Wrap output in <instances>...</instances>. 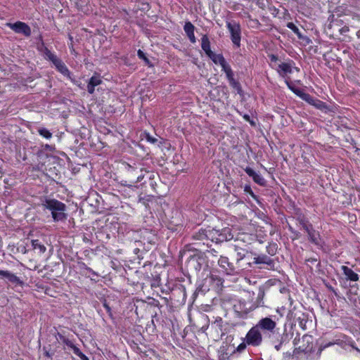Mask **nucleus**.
<instances>
[{"mask_svg": "<svg viewBox=\"0 0 360 360\" xmlns=\"http://www.w3.org/2000/svg\"><path fill=\"white\" fill-rule=\"evenodd\" d=\"M42 205L51 212L54 221H65L67 219V207L63 202L56 199H46Z\"/></svg>", "mask_w": 360, "mask_h": 360, "instance_id": "f257e3e1", "label": "nucleus"}, {"mask_svg": "<svg viewBox=\"0 0 360 360\" xmlns=\"http://www.w3.org/2000/svg\"><path fill=\"white\" fill-rule=\"evenodd\" d=\"M207 240H210L215 243L229 240L233 238V236L230 233V229L228 228L222 229L221 231L207 228Z\"/></svg>", "mask_w": 360, "mask_h": 360, "instance_id": "f03ea898", "label": "nucleus"}, {"mask_svg": "<svg viewBox=\"0 0 360 360\" xmlns=\"http://www.w3.org/2000/svg\"><path fill=\"white\" fill-rule=\"evenodd\" d=\"M226 27L230 33V38L235 46L239 48L241 41V27L239 22L234 20L226 22Z\"/></svg>", "mask_w": 360, "mask_h": 360, "instance_id": "7ed1b4c3", "label": "nucleus"}, {"mask_svg": "<svg viewBox=\"0 0 360 360\" xmlns=\"http://www.w3.org/2000/svg\"><path fill=\"white\" fill-rule=\"evenodd\" d=\"M244 340L248 345L257 347L262 342V336L260 330L255 326L246 334Z\"/></svg>", "mask_w": 360, "mask_h": 360, "instance_id": "20e7f679", "label": "nucleus"}, {"mask_svg": "<svg viewBox=\"0 0 360 360\" xmlns=\"http://www.w3.org/2000/svg\"><path fill=\"white\" fill-rule=\"evenodd\" d=\"M6 26L17 34H22L26 37L31 36V28L25 22L21 21H17L14 23L8 22L6 24Z\"/></svg>", "mask_w": 360, "mask_h": 360, "instance_id": "39448f33", "label": "nucleus"}, {"mask_svg": "<svg viewBox=\"0 0 360 360\" xmlns=\"http://www.w3.org/2000/svg\"><path fill=\"white\" fill-rule=\"evenodd\" d=\"M295 63L292 60H289L288 62H282L277 65L276 68V70L278 73V75L285 78L288 77V75L291 74L292 72L293 69L299 71L300 70L297 68L294 67Z\"/></svg>", "mask_w": 360, "mask_h": 360, "instance_id": "423d86ee", "label": "nucleus"}, {"mask_svg": "<svg viewBox=\"0 0 360 360\" xmlns=\"http://www.w3.org/2000/svg\"><path fill=\"white\" fill-rule=\"evenodd\" d=\"M259 330L273 332L276 326L274 321L269 317L260 319L255 326Z\"/></svg>", "mask_w": 360, "mask_h": 360, "instance_id": "0eeeda50", "label": "nucleus"}, {"mask_svg": "<svg viewBox=\"0 0 360 360\" xmlns=\"http://www.w3.org/2000/svg\"><path fill=\"white\" fill-rule=\"evenodd\" d=\"M314 338L311 335H304L302 338V345L299 346L298 349L300 352L308 354L314 352Z\"/></svg>", "mask_w": 360, "mask_h": 360, "instance_id": "6e6552de", "label": "nucleus"}, {"mask_svg": "<svg viewBox=\"0 0 360 360\" xmlns=\"http://www.w3.org/2000/svg\"><path fill=\"white\" fill-rule=\"evenodd\" d=\"M218 264L228 275H233L237 273L234 265L229 262L228 257L221 256L218 261Z\"/></svg>", "mask_w": 360, "mask_h": 360, "instance_id": "1a4fd4ad", "label": "nucleus"}, {"mask_svg": "<svg viewBox=\"0 0 360 360\" xmlns=\"http://www.w3.org/2000/svg\"><path fill=\"white\" fill-rule=\"evenodd\" d=\"M210 330L216 333V337H221L225 334L224 328V321L219 316L215 318V320L210 324Z\"/></svg>", "mask_w": 360, "mask_h": 360, "instance_id": "9d476101", "label": "nucleus"}, {"mask_svg": "<svg viewBox=\"0 0 360 360\" xmlns=\"http://www.w3.org/2000/svg\"><path fill=\"white\" fill-rule=\"evenodd\" d=\"M205 258L202 255H194L190 257L188 265L196 271H200L204 264Z\"/></svg>", "mask_w": 360, "mask_h": 360, "instance_id": "9b49d317", "label": "nucleus"}, {"mask_svg": "<svg viewBox=\"0 0 360 360\" xmlns=\"http://www.w3.org/2000/svg\"><path fill=\"white\" fill-rule=\"evenodd\" d=\"M0 278H6L9 282L13 284L22 285L23 282L19 277L9 271L0 270Z\"/></svg>", "mask_w": 360, "mask_h": 360, "instance_id": "f8f14e48", "label": "nucleus"}, {"mask_svg": "<svg viewBox=\"0 0 360 360\" xmlns=\"http://www.w3.org/2000/svg\"><path fill=\"white\" fill-rule=\"evenodd\" d=\"M0 278H6L9 282L13 284L22 285L23 282L19 277L9 271L0 270Z\"/></svg>", "mask_w": 360, "mask_h": 360, "instance_id": "ddd939ff", "label": "nucleus"}, {"mask_svg": "<svg viewBox=\"0 0 360 360\" xmlns=\"http://www.w3.org/2000/svg\"><path fill=\"white\" fill-rule=\"evenodd\" d=\"M0 278H6L9 282L13 284L22 285L23 282L19 277L9 271L0 270Z\"/></svg>", "mask_w": 360, "mask_h": 360, "instance_id": "4468645a", "label": "nucleus"}, {"mask_svg": "<svg viewBox=\"0 0 360 360\" xmlns=\"http://www.w3.org/2000/svg\"><path fill=\"white\" fill-rule=\"evenodd\" d=\"M245 172L247 173V174L252 177L253 181L260 185V186H264L266 184V181L265 179L262 177V176L256 172L254 169H252V168L249 167H247L245 169Z\"/></svg>", "mask_w": 360, "mask_h": 360, "instance_id": "2eb2a0df", "label": "nucleus"}, {"mask_svg": "<svg viewBox=\"0 0 360 360\" xmlns=\"http://www.w3.org/2000/svg\"><path fill=\"white\" fill-rule=\"evenodd\" d=\"M102 83L101 77L98 74H94L89 79L87 84V91L90 94H93L95 91V87Z\"/></svg>", "mask_w": 360, "mask_h": 360, "instance_id": "dca6fc26", "label": "nucleus"}, {"mask_svg": "<svg viewBox=\"0 0 360 360\" xmlns=\"http://www.w3.org/2000/svg\"><path fill=\"white\" fill-rule=\"evenodd\" d=\"M126 170V176L129 179V181L131 179H136V174L141 173V167H138L136 165L134 166L127 164L125 165Z\"/></svg>", "mask_w": 360, "mask_h": 360, "instance_id": "f3484780", "label": "nucleus"}, {"mask_svg": "<svg viewBox=\"0 0 360 360\" xmlns=\"http://www.w3.org/2000/svg\"><path fill=\"white\" fill-rule=\"evenodd\" d=\"M341 269L345 276V279L347 281H358L359 279V276L354 272L352 269L349 268L347 266H342Z\"/></svg>", "mask_w": 360, "mask_h": 360, "instance_id": "a211bd4d", "label": "nucleus"}, {"mask_svg": "<svg viewBox=\"0 0 360 360\" xmlns=\"http://www.w3.org/2000/svg\"><path fill=\"white\" fill-rule=\"evenodd\" d=\"M234 311L238 314L239 316H244L249 313L250 307H247V303L244 301H238L233 305Z\"/></svg>", "mask_w": 360, "mask_h": 360, "instance_id": "6ab92c4d", "label": "nucleus"}, {"mask_svg": "<svg viewBox=\"0 0 360 360\" xmlns=\"http://www.w3.org/2000/svg\"><path fill=\"white\" fill-rule=\"evenodd\" d=\"M184 30L190 41L193 44L196 42V38L194 34L195 26L190 22H186Z\"/></svg>", "mask_w": 360, "mask_h": 360, "instance_id": "aec40b11", "label": "nucleus"}, {"mask_svg": "<svg viewBox=\"0 0 360 360\" xmlns=\"http://www.w3.org/2000/svg\"><path fill=\"white\" fill-rule=\"evenodd\" d=\"M136 179H131L130 181L122 180L121 181V185L124 186H127L131 189L136 188L137 187L134 186L135 184L140 182L144 178V174H143V170L141 169V173L136 174Z\"/></svg>", "mask_w": 360, "mask_h": 360, "instance_id": "412c9836", "label": "nucleus"}, {"mask_svg": "<svg viewBox=\"0 0 360 360\" xmlns=\"http://www.w3.org/2000/svg\"><path fill=\"white\" fill-rule=\"evenodd\" d=\"M55 61L53 63L56 68L64 76L70 77V72L65 65V64L59 58H54Z\"/></svg>", "mask_w": 360, "mask_h": 360, "instance_id": "4be33fe9", "label": "nucleus"}, {"mask_svg": "<svg viewBox=\"0 0 360 360\" xmlns=\"http://www.w3.org/2000/svg\"><path fill=\"white\" fill-rule=\"evenodd\" d=\"M253 262L257 264H266L269 266V269L273 268L274 266V261L266 255H259L257 257H254Z\"/></svg>", "mask_w": 360, "mask_h": 360, "instance_id": "5701e85b", "label": "nucleus"}, {"mask_svg": "<svg viewBox=\"0 0 360 360\" xmlns=\"http://www.w3.org/2000/svg\"><path fill=\"white\" fill-rule=\"evenodd\" d=\"M201 48L207 56H211L212 51L210 49V42L207 35H203L201 38Z\"/></svg>", "mask_w": 360, "mask_h": 360, "instance_id": "b1692460", "label": "nucleus"}, {"mask_svg": "<svg viewBox=\"0 0 360 360\" xmlns=\"http://www.w3.org/2000/svg\"><path fill=\"white\" fill-rule=\"evenodd\" d=\"M307 234H308L309 240V241L311 243H314L316 245H321L320 234L314 229H313Z\"/></svg>", "mask_w": 360, "mask_h": 360, "instance_id": "393cba45", "label": "nucleus"}, {"mask_svg": "<svg viewBox=\"0 0 360 360\" xmlns=\"http://www.w3.org/2000/svg\"><path fill=\"white\" fill-rule=\"evenodd\" d=\"M207 229H200L198 231L195 232L192 238L196 240H207Z\"/></svg>", "mask_w": 360, "mask_h": 360, "instance_id": "a878e982", "label": "nucleus"}, {"mask_svg": "<svg viewBox=\"0 0 360 360\" xmlns=\"http://www.w3.org/2000/svg\"><path fill=\"white\" fill-rule=\"evenodd\" d=\"M296 95H297L300 98H301L303 101L307 102L310 105H313L315 98L312 97L307 93H304L301 90H297L296 92Z\"/></svg>", "mask_w": 360, "mask_h": 360, "instance_id": "bb28decb", "label": "nucleus"}, {"mask_svg": "<svg viewBox=\"0 0 360 360\" xmlns=\"http://www.w3.org/2000/svg\"><path fill=\"white\" fill-rule=\"evenodd\" d=\"M31 243L33 249L39 250V254H43L46 252V248L39 240H32Z\"/></svg>", "mask_w": 360, "mask_h": 360, "instance_id": "cd10ccee", "label": "nucleus"}, {"mask_svg": "<svg viewBox=\"0 0 360 360\" xmlns=\"http://www.w3.org/2000/svg\"><path fill=\"white\" fill-rule=\"evenodd\" d=\"M56 340L59 342H62L63 343L64 345H65L68 348H70L71 346H72V344L73 342L70 340L68 338H67L66 337H65L64 335H63L61 333H57L56 335Z\"/></svg>", "mask_w": 360, "mask_h": 360, "instance_id": "c85d7f7f", "label": "nucleus"}, {"mask_svg": "<svg viewBox=\"0 0 360 360\" xmlns=\"http://www.w3.org/2000/svg\"><path fill=\"white\" fill-rule=\"evenodd\" d=\"M210 56H211L208 57L212 59V60L216 64L219 63V65H221L224 64L226 61L225 58L221 54H215L212 52V54H210Z\"/></svg>", "mask_w": 360, "mask_h": 360, "instance_id": "c756f323", "label": "nucleus"}, {"mask_svg": "<svg viewBox=\"0 0 360 360\" xmlns=\"http://www.w3.org/2000/svg\"><path fill=\"white\" fill-rule=\"evenodd\" d=\"M287 27L291 30L297 36L299 39H303V36L301 32L300 31L299 28L293 22H288Z\"/></svg>", "mask_w": 360, "mask_h": 360, "instance_id": "7c9ffc66", "label": "nucleus"}, {"mask_svg": "<svg viewBox=\"0 0 360 360\" xmlns=\"http://www.w3.org/2000/svg\"><path fill=\"white\" fill-rule=\"evenodd\" d=\"M229 82L231 86L237 91L238 94H240L242 93L243 91L241 86L238 81H236L235 79H232L229 80Z\"/></svg>", "mask_w": 360, "mask_h": 360, "instance_id": "2f4dec72", "label": "nucleus"}, {"mask_svg": "<svg viewBox=\"0 0 360 360\" xmlns=\"http://www.w3.org/2000/svg\"><path fill=\"white\" fill-rule=\"evenodd\" d=\"M39 134L46 139H50L52 137V134L46 128H40L38 130Z\"/></svg>", "mask_w": 360, "mask_h": 360, "instance_id": "473e14b6", "label": "nucleus"}, {"mask_svg": "<svg viewBox=\"0 0 360 360\" xmlns=\"http://www.w3.org/2000/svg\"><path fill=\"white\" fill-rule=\"evenodd\" d=\"M269 58H270L271 67L273 68L276 69L277 65L278 64V56L274 54H271L269 56Z\"/></svg>", "mask_w": 360, "mask_h": 360, "instance_id": "72a5a7b5", "label": "nucleus"}, {"mask_svg": "<svg viewBox=\"0 0 360 360\" xmlns=\"http://www.w3.org/2000/svg\"><path fill=\"white\" fill-rule=\"evenodd\" d=\"M314 107H316L317 109H323L324 108H326V104L324 102L316 98L314 101V103L313 105Z\"/></svg>", "mask_w": 360, "mask_h": 360, "instance_id": "f704fd0d", "label": "nucleus"}, {"mask_svg": "<svg viewBox=\"0 0 360 360\" xmlns=\"http://www.w3.org/2000/svg\"><path fill=\"white\" fill-rule=\"evenodd\" d=\"M243 119L248 122L252 127H256V122L253 119H251L250 116L248 114H244L243 115Z\"/></svg>", "mask_w": 360, "mask_h": 360, "instance_id": "c9c22d12", "label": "nucleus"}, {"mask_svg": "<svg viewBox=\"0 0 360 360\" xmlns=\"http://www.w3.org/2000/svg\"><path fill=\"white\" fill-rule=\"evenodd\" d=\"M247 343H246V341L244 340V342H241L236 349L235 352H237L238 353H241L243 352L246 347H247Z\"/></svg>", "mask_w": 360, "mask_h": 360, "instance_id": "e433bc0d", "label": "nucleus"}, {"mask_svg": "<svg viewBox=\"0 0 360 360\" xmlns=\"http://www.w3.org/2000/svg\"><path fill=\"white\" fill-rule=\"evenodd\" d=\"M46 55L47 56V58L52 62L53 63L55 61V59L54 58H58V57L53 54V53H51L48 49H46Z\"/></svg>", "mask_w": 360, "mask_h": 360, "instance_id": "4c0bfd02", "label": "nucleus"}, {"mask_svg": "<svg viewBox=\"0 0 360 360\" xmlns=\"http://www.w3.org/2000/svg\"><path fill=\"white\" fill-rule=\"evenodd\" d=\"M70 349H72L74 354H76L77 356H78L79 357H81L82 355L83 354V353L80 351V349L77 346H75L74 344H72V346H71L70 347Z\"/></svg>", "mask_w": 360, "mask_h": 360, "instance_id": "58836bf2", "label": "nucleus"}, {"mask_svg": "<svg viewBox=\"0 0 360 360\" xmlns=\"http://www.w3.org/2000/svg\"><path fill=\"white\" fill-rule=\"evenodd\" d=\"M137 56L139 58L141 59H143V60L146 61V63H149V60L147 58V57L146 56L145 53L143 51H142L141 49H139L138 51H137Z\"/></svg>", "mask_w": 360, "mask_h": 360, "instance_id": "ea45409f", "label": "nucleus"}, {"mask_svg": "<svg viewBox=\"0 0 360 360\" xmlns=\"http://www.w3.org/2000/svg\"><path fill=\"white\" fill-rule=\"evenodd\" d=\"M302 227L307 233L309 232H310L314 229L313 226L308 222L307 224H304L303 226H302Z\"/></svg>", "mask_w": 360, "mask_h": 360, "instance_id": "a19ab883", "label": "nucleus"}, {"mask_svg": "<svg viewBox=\"0 0 360 360\" xmlns=\"http://www.w3.org/2000/svg\"><path fill=\"white\" fill-rule=\"evenodd\" d=\"M221 67L222 68V70L225 72V73H228V70H231L230 65H229L226 63V61L224 62V64H221L220 65Z\"/></svg>", "mask_w": 360, "mask_h": 360, "instance_id": "79ce46f5", "label": "nucleus"}, {"mask_svg": "<svg viewBox=\"0 0 360 360\" xmlns=\"http://www.w3.org/2000/svg\"><path fill=\"white\" fill-rule=\"evenodd\" d=\"M288 79H289V78H287V79H285V83H286L287 86H288V88H289L290 90H292V91L296 94V92H297V91L298 89H297L294 88V87L291 85V84H290V83L289 82V81H288Z\"/></svg>", "mask_w": 360, "mask_h": 360, "instance_id": "37998d69", "label": "nucleus"}, {"mask_svg": "<svg viewBox=\"0 0 360 360\" xmlns=\"http://www.w3.org/2000/svg\"><path fill=\"white\" fill-rule=\"evenodd\" d=\"M244 191L246 192V193H250L253 198H255V195L254 194V193L252 192L251 188L250 186H245V188H244Z\"/></svg>", "mask_w": 360, "mask_h": 360, "instance_id": "c03bdc74", "label": "nucleus"}, {"mask_svg": "<svg viewBox=\"0 0 360 360\" xmlns=\"http://www.w3.org/2000/svg\"><path fill=\"white\" fill-rule=\"evenodd\" d=\"M349 31V28L348 26H344L340 29L339 32L341 34H345Z\"/></svg>", "mask_w": 360, "mask_h": 360, "instance_id": "a18cd8bd", "label": "nucleus"}, {"mask_svg": "<svg viewBox=\"0 0 360 360\" xmlns=\"http://www.w3.org/2000/svg\"><path fill=\"white\" fill-rule=\"evenodd\" d=\"M226 77L229 81L232 79H234L233 72L232 70H228V73H226Z\"/></svg>", "mask_w": 360, "mask_h": 360, "instance_id": "49530a36", "label": "nucleus"}, {"mask_svg": "<svg viewBox=\"0 0 360 360\" xmlns=\"http://www.w3.org/2000/svg\"><path fill=\"white\" fill-rule=\"evenodd\" d=\"M297 220L302 226L308 222L304 217H298Z\"/></svg>", "mask_w": 360, "mask_h": 360, "instance_id": "de8ad7c7", "label": "nucleus"}, {"mask_svg": "<svg viewBox=\"0 0 360 360\" xmlns=\"http://www.w3.org/2000/svg\"><path fill=\"white\" fill-rule=\"evenodd\" d=\"M289 230L291 233H294L295 235V237L296 238H299L300 237V233L295 231L291 226L289 227Z\"/></svg>", "mask_w": 360, "mask_h": 360, "instance_id": "09e8293b", "label": "nucleus"}, {"mask_svg": "<svg viewBox=\"0 0 360 360\" xmlns=\"http://www.w3.org/2000/svg\"><path fill=\"white\" fill-rule=\"evenodd\" d=\"M45 350L44 352V355L48 357V358H50V359H52V356H53V354L52 353H50L48 350H46L45 348L44 349Z\"/></svg>", "mask_w": 360, "mask_h": 360, "instance_id": "8fccbe9b", "label": "nucleus"}, {"mask_svg": "<svg viewBox=\"0 0 360 360\" xmlns=\"http://www.w3.org/2000/svg\"><path fill=\"white\" fill-rule=\"evenodd\" d=\"M207 252L211 254L213 256H217V251L215 250L214 249H211L210 250H208Z\"/></svg>", "mask_w": 360, "mask_h": 360, "instance_id": "3c124183", "label": "nucleus"}, {"mask_svg": "<svg viewBox=\"0 0 360 360\" xmlns=\"http://www.w3.org/2000/svg\"><path fill=\"white\" fill-rule=\"evenodd\" d=\"M208 329H210V324H207L205 326H203L201 328L202 331V332H205Z\"/></svg>", "mask_w": 360, "mask_h": 360, "instance_id": "603ef678", "label": "nucleus"}, {"mask_svg": "<svg viewBox=\"0 0 360 360\" xmlns=\"http://www.w3.org/2000/svg\"><path fill=\"white\" fill-rule=\"evenodd\" d=\"M245 255L243 253H241V252H238V257H237V260L238 261H240L241 259H243Z\"/></svg>", "mask_w": 360, "mask_h": 360, "instance_id": "864d4df0", "label": "nucleus"}, {"mask_svg": "<svg viewBox=\"0 0 360 360\" xmlns=\"http://www.w3.org/2000/svg\"><path fill=\"white\" fill-rule=\"evenodd\" d=\"M147 139L151 143H155L157 141L156 139L152 138L150 136H148Z\"/></svg>", "mask_w": 360, "mask_h": 360, "instance_id": "5fc2aeb1", "label": "nucleus"}, {"mask_svg": "<svg viewBox=\"0 0 360 360\" xmlns=\"http://www.w3.org/2000/svg\"><path fill=\"white\" fill-rule=\"evenodd\" d=\"M103 306H104V307L105 308L106 311H107L109 314H110V311H111L110 307L107 304H105V303L103 304Z\"/></svg>", "mask_w": 360, "mask_h": 360, "instance_id": "6e6d98bb", "label": "nucleus"}, {"mask_svg": "<svg viewBox=\"0 0 360 360\" xmlns=\"http://www.w3.org/2000/svg\"><path fill=\"white\" fill-rule=\"evenodd\" d=\"M79 358L81 359V360H89V358L84 354Z\"/></svg>", "mask_w": 360, "mask_h": 360, "instance_id": "4d7b16f0", "label": "nucleus"}, {"mask_svg": "<svg viewBox=\"0 0 360 360\" xmlns=\"http://www.w3.org/2000/svg\"><path fill=\"white\" fill-rule=\"evenodd\" d=\"M281 343L278 345H276L275 346L276 349L278 351L281 348Z\"/></svg>", "mask_w": 360, "mask_h": 360, "instance_id": "13d9d810", "label": "nucleus"}, {"mask_svg": "<svg viewBox=\"0 0 360 360\" xmlns=\"http://www.w3.org/2000/svg\"><path fill=\"white\" fill-rule=\"evenodd\" d=\"M356 35L357 38L360 39V30L356 32Z\"/></svg>", "mask_w": 360, "mask_h": 360, "instance_id": "bf43d9fd", "label": "nucleus"}, {"mask_svg": "<svg viewBox=\"0 0 360 360\" xmlns=\"http://www.w3.org/2000/svg\"><path fill=\"white\" fill-rule=\"evenodd\" d=\"M264 295V292L263 291H260L259 293V297H262Z\"/></svg>", "mask_w": 360, "mask_h": 360, "instance_id": "052dcab7", "label": "nucleus"}, {"mask_svg": "<svg viewBox=\"0 0 360 360\" xmlns=\"http://www.w3.org/2000/svg\"><path fill=\"white\" fill-rule=\"evenodd\" d=\"M139 251H140V250H139V248H135V249H134V252H135L136 254H137Z\"/></svg>", "mask_w": 360, "mask_h": 360, "instance_id": "680f3d73", "label": "nucleus"}, {"mask_svg": "<svg viewBox=\"0 0 360 360\" xmlns=\"http://www.w3.org/2000/svg\"><path fill=\"white\" fill-rule=\"evenodd\" d=\"M69 39L71 41H72L73 37L71 35H69Z\"/></svg>", "mask_w": 360, "mask_h": 360, "instance_id": "e2e57ef3", "label": "nucleus"}]
</instances>
